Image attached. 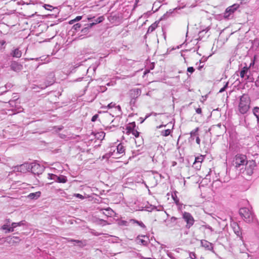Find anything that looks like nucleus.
I'll use <instances>...</instances> for the list:
<instances>
[{
	"label": "nucleus",
	"instance_id": "f257e3e1",
	"mask_svg": "<svg viewBox=\"0 0 259 259\" xmlns=\"http://www.w3.org/2000/svg\"><path fill=\"white\" fill-rule=\"evenodd\" d=\"M250 100L246 94H243L240 98V102L238 106V111L241 114H244L250 108Z\"/></svg>",
	"mask_w": 259,
	"mask_h": 259
},
{
	"label": "nucleus",
	"instance_id": "f03ea898",
	"mask_svg": "<svg viewBox=\"0 0 259 259\" xmlns=\"http://www.w3.org/2000/svg\"><path fill=\"white\" fill-rule=\"evenodd\" d=\"M247 161L246 155L238 154L234 157L232 164L236 168H239L241 170L243 168L244 166L246 165Z\"/></svg>",
	"mask_w": 259,
	"mask_h": 259
},
{
	"label": "nucleus",
	"instance_id": "7ed1b4c3",
	"mask_svg": "<svg viewBox=\"0 0 259 259\" xmlns=\"http://www.w3.org/2000/svg\"><path fill=\"white\" fill-rule=\"evenodd\" d=\"M239 214L247 223H250L253 221L254 215L249 208L246 207L241 208L239 210Z\"/></svg>",
	"mask_w": 259,
	"mask_h": 259
},
{
	"label": "nucleus",
	"instance_id": "20e7f679",
	"mask_svg": "<svg viewBox=\"0 0 259 259\" xmlns=\"http://www.w3.org/2000/svg\"><path fill=\"white\" fill-rule=\"evenodd\" d=\"M237 75H240L241 78V81L244 80H248L249 81H251V78L250 77L251 72L250 70V68L247 66H244L241 69L236 73Z\"/></svg>",
	"mask_w": 259,
	"mask_h": 259
},
{
	"label": "nucleus",
	"instance_id": "39448f33",
	"mask_svg": "<svg viewBox=\"0 0 259 259\" xmlns=\"http://www.w3.org/2000/svg\"><path fill=\"white\" fill-rule=\"evenodd\" d=\"M30 170L34 175H39L42 173L44 167L38 163H31L30 164Z\"/></svg>",
	"mask_w": 259,
	"mask_h": 259
},
{
	"label": "nucleus",
	"instance_id": "423d86ee",
	"mask_svg": "<svg viewBox=\"0 0 259 259\" xmlns=\"http://www.w3.org/2000/svg\"><path fill=\"white\" fill-rule=\"evenodd\" d=\"M245 166V169L243 173L248 176H251L253 174L254 167L255 166V163L253 160H249L247 161Z\"/></svg>",
	"mask_w": 259,
	"mask_h": 259
},
{
	"label": "nucleus",
	"instance_id": "0eeeda50",
	"mask_svg": "<svg viewBox=\"0 0 259 259\" xmlns=\"http://www.w3.org/2000/svg\"><path fill=\"white\" fill-rule=\"evenodd\" d=\"M183 218L187 223L186 227L187 228H190L193 225L194 220L190 213L184 212L183 214Z\"/></svg>",
	"mask_w": 259,
	"mask_h": 259
},
{
	"label": "nucleus",
	"instance_id": "6e6552de",
	"mask_svg": "<svg viewBox=\"0 0 259 259\" xmlns=\"http://www.w3.org/2000/svg\"><path fill=\"white\" fill-rule=\"evenodd\" d=\"M135 241L137 244L143 246H147L149 243L148 237L145 235H138L136 237Z\"/></svg>",
	"mask_w": 259,
	"mask_h": 259
},
{
	"label": "nucleus",
	"instance_id": "1a4fd4ad",
	"mask_svg": "<svg viewBox=\"0 0 259 259\" xmlns=\"http://www.w3.org/2000/svg\"><path fill=\"white\" fill-rule=\"evenodd\" d=\"M17 169L18 171L25 173L30 171V164L28 163H25L18 166Z\"/></svg>",
	"mask_w": 259,
	"mask_h": 259
},
{
	"label": "nucleus",
	"instance_id": "9d476101",
	"mask_svg": "<svg viewBox=\"0 0 259 259\" xmlns=\"http://www.w3.org/2000/svg\"><path fill=\"white\" fill-rule=\"evenodd\" d=\"M10 67L12 70L15 72H19L23 68V66L21 64L15 61L12 62Z\"/></svg>",
	"mask_w": 259,
	"mask_h": 259
},
{
	"label": "nucleus",
	"instance_id": "9b49d317",
	"mask_svg": "<svg viewBox=\"0 0 259 259\" xmlns=\"http://www.w3.org/2000/svg\"><path fill=\"white\" fill-rule=\"evenodd\" d=\"M19 241V238L17 236H9L6 237L5 239V242L11 245H14L15 243H17Z\"/></svg>",
	"mask_w": 259,
	"mask_h": 259
},
{
	"label": "nucleus",
	"instance_id": "f8f14e48",
	"mask_svg": "<svg viewBox=\"0 0 259 259\" xmlns=\"http://www.w3.org/2000/svg\"><path fill=\"white\" fill-rule=\"evenodd\" d=\"M101 212L108 217H112L114 215V211L110 207L101 209Z\"/></svg>",
	"mask_w": 259,
	"mask_h": 259
},
{
	"label": "nucleus",
	"instance_id": "ddd939ff",
	"mask_svg": "<svg viewBox=\"0 0 259 259\" xmlns=\"http://www.w3.org/2000/svg\"><path fill=\"white\" fill-rule=\"evenodd\" d=\"M12 225L10 226L9 224H8V223L3 225L2 226L1 229L3 230H5V233H8L10 232H12L14 230V228H12Z\"/></svg>",
	"mask_w": 259,
	"mask_h": 259
},
{
	"label": "nucleus",
	"instance_id": "4468645a",
	"mask_svg": "<svg viewBox=\"0 0 259 259\" xmlns=\"http://www.w3.org/2000/svg\"><path fill=\"white\" fill-rule=\"evenodd\" d=\"M41 195V192L40 191H37L34 193H31L28 195V198L30 199H38Z\"/></svg>",
	"mask_w": 259,
	"mask_h": 259
},
{
	"label": "nucleus",
	"instance_id": "2eb2a0df",
	"mask_svg": "<svg viewBox=\"0 0 259 259\" xmlns=\"http://www.w3.org/2000/svg\"><path fill=\"white\" fill-rule=\"evenodd\" d=\"M68 242H75L78 244V245L80 247H83L85 245V241H82L79 240H74L70 238L66 239Z\"/></svg>",
	"mask_w": 259,
	"mask_h": 259
},
{
	"label": "nucleus",
	"instance_id": "dca6fc26",
	"mask_svg": "<svg viewBox=\"0 0 259 259\" xmlns=\"http://www.w3.org/2000/svg\"><path fill=\"white\" fill-rule=\"evenodd\" d=\"M233 229L234 233L237 236H240L242 234L240 227L237 224H234Z\"/></svg>",
	"mask_w": 259,
	"mask_h": 259
},
{
	"label": "nucleus",
	"instance_id": "f3484780",
	"mask_svg": "<svg viewBox=\"0 0 259 259\" xmlns=\"http://www.w3.org/2000/svg\"><path fill=\"white\" fill-rule=\"evenodd\" d=\"M11 55L13 57L20 58L22 56V52L18 49H16L11 53Z\"/></svg>",
	"mask_w": 259,
	"mask_h": 259
},
{
	"label": "nucleus",
	"instance_id": "a211bd4d",
	"mask_svg": "<svg viewBox=\"0 0 259 259\" xmlns=\"http://www.w3.org/2000/svg\"><path fill=\"white\" fill-rule=\"evenodd\" d=\"M136 127V123L135 122H131L128 123L126 126V130L127 131V133H131L132 131L135 130Z\"/></svg>",
	"mask_w": 259,
	"mask_h": 259
},
{
	"label": "nucleus",
	"instance_id": "6ab92c4d",
	"mask_svg": "<svg viewBox=\"0 0 259 259\" xmlns=\"http://www.w3.org/2000/svg\"><path fill=\"white\" fill-rule=\"evenodd\" d=\"M158 22H155L151 24L148 28L147 30V33L152 32L158 26Z\"/></svg>",
	"mask_w": 259,
	"mask_h": 259
},
{
	"label": "nucleus",
	"instance_id": "aec40b11",
	"mask_svg": "<svg viewBox=\"0 0 259 259\" xmlns=\"http://www.w3.org/2000/svg\"><path fill=\"white\" fill-rule=\"evenodd\" d=\"M201 245L203 247L210 250L212 248L211 244L206 240H202Z\"/></svg>",
	"mask_w": 259,
	"mask_h": 259
},
{
	"label": "nucleus",
	"instance_id": "412c9836",
	"mask_svg": "<svg viewBox=\"0 0 259 259\" xmlns=\"http://www.w3.org/2000/svg\"><path fill=\"white\" fill-rule=\"evenodd\" d=\"M117 152L119 154H122L124 153L125 149L124 146L121 144H119L116 147Z\"/></svg>",
	"mask_w": 259,
	"mask_h": 259
},
{
	"label": "nucleus",
	"instance_id": "4be33fe9",
	"mask_svg": "<svg viewBox=\"0 0 259 259\" xmlns=\"http://www.w3.org/2000/svg\"><path fill=\"white\" fill-rule=\"evenodd\" d=\"M238 7V5L237 4H234L232 6L228 7L226 10H227L230 14H232Z\"/></svg>",
	"mask_w": 259,
	"mask_h": 259
},
{
	"label": "nucleus",
	"instance_id": "5701e85b",
	"mask_svg": "<svg viewBox=\"0 0 259 259\" xmlns=\"http://www.w3.org/2000/svg\"><path fill=\"white\" fill-rule=\"evenodd\" d=\"M253 113L256 118L257 123L259 124V107H254L253 110Z\"/></svg>",
	"mask_w": 259,
	"mask_h": 259
},
{
	"label": "nucleus",
	"instance_id": "b1692460",
	"mask_svg": "<svg viewBox=\"0 0 259 259\" xmlns=\"http://www.w3.org/2000/svg\"><path fill=\"white\" fill-rule=\"evenodd\" d=\"M67 181V178L65 176L61 175L58 177L57 182L65 183Z\"/></svg>",
	"mask_w": 259,
	"mask_h": 259
},
{
	"label": "nucleus",
	"instance_id": "393cba45",
	"mask_svg": "<svg viewBox=\"0 0 259 259\" xmlns=\"http://www.w3.org/2000/svg\"><path fill=\"white\" fill-rule=\"evenodd\" d=\"M104 20L103 16H100L97 19V22H93L89 24V26L92 27L93 25L102 22Z\"/></svg>",
	"mask_w": 259,
	"mask_h": 259
},
{
	"label": "nucleus",
	"instance_id": "a878e982",
	"mask_svg": "<svg viewBox=\"0 0 259 259\" xmlns=\"http://www.w3.org/2000/svg\"><path fill=\"white\" fill-rule=\"evenodd\" d=\"M199 131V127H196L195 130L192 131L190 132V138L193 139V137L198 136V132Z\"/></svg>",
	"mask_w": 259,
	"mask_h": 259
},
{
	"label": "nucleus",
	"instance_id": "bb28decb",
	"mask_svg": "<svg viewBox=\"0 0 259 259\" xmlns=\"http://www.w3.org/2000/svg\"><path fill=\"white\" fill-rule=\"evenodd\" d=\"M25 224L24 221H21L18 223H12V228H15L18 226H21L22 225H24Z\"/></svg>",
	"mask_w": 259,
	"mask_h": 259
},
{
	"label": "nucleus",
	"instance_id": "cd10ccee",
	"mask_svg": "<svg viewBox=\"0 0 259 259\" xmlns=\"http://www.w3.org/2000/svg\"><path fill=\"white\" fill-rule=\"evenodd\" d=\"M171 133V130L167 129L161 132V135L163 136L166 137L169 135Z\"/></svg>",
	"mask_w": 259,
	"mask_h": 259
},
{
	"label": "nucleus",
	"instance_id": "c85d7f7f",
	"mask_svg": "<svg viewBox=\"0 0 259 259\" xmlns=\"http://www.w3.org/2000/svg\"><path fill=\"white\" fill-rule=\"evenodd\" d=\"M58 177V176L54 175V174H48V178L51 180H53L55 181V182H57Z\"/></svg>",
	"mask_w": 259,
	"mask_h": 259
},
{
	"label": "nucleus",
	"instance_id": "c756f323",
	"mask_svg": "<svg viewBox=\"0 0 259 259\" xmlns=\"http://www.w3.org/2000/svg\"><path fill=\"white\" fill-rule=\"evenodd\" d=\"M203 161V157L201 156L197 157L195 158V161L194 162V164L195 165L197 163H201Z\"/></svg>",
	"mask_w": 259,
	"mask_h": 259
},
{
	"label": "nucleus",
	"instance_id": "7c9ffc66",
	"mask_svg": "<svg viewBox=\"0 0 259 259\" xmlns=\"http://www.w3.org/2000/svg\"><path fill=\"white\" fill-rule=\"evenodd\" d=\"M171 197L173 199V200H174L175 202L178 204V202L179 201V198H178L177 195L176 193H174V194H172V195H171Z\"/></svg>",
	"mask_w": 259,
	"mask_h": 259
},
{
	"label": "nucleus",
	"instance_id": "2f4dec72",
	"mask_svg": "<svg viewBox=\"0 0 259 259\" xmlns=\"http://www.w3.org/2000/svg\"><path fill=\"white\" fill-rule=\"evenodd\" d=\"M115 105H116V104L115 103H113V102H111L110 103V104H109L107 106H105L104 107V108H105V109H110V108H113V107H115Z\"/></svg>",
	"mask_w": 259,
	"mask_h": 259
},
{
	"label": "nucleus",
	"instance_id": "473e14b6",
	"mask_svg": "<svg viewBox=\"0 0 259 259\" xmlns=\"http://www.w3.org/2000/svg\"><path fill=\"white\" fill-rule=\"evenodd\" d=\"M133 221L135 223H137L138 225H139L141 227H142V228H145V225L142 222H140V221H137V220H134Z\"/></svg>",
	"mask_w": 259,
	"mask_h": 259
},
{
	"label": "nucleus",
	"instance_id": "72a5a7b5",
	"mask_svg": "<svg viewBox=\"0 0 259 259\" xmlns=\"http://www.w3.org/2000/svg\"><path fill=\"white\" fill-rule=\"evenodd\" d=\"M74 196H75L76 198H79L80 199H83L84 198V197L82 196V195L78 193H75L73 195Z\"/></svg>",
	"mask_w": 259,
	"mask_h": 259
},
{
	"label": "nucleus",
	"instance_id": "f704fd0d",
	"mask_svg": "<svg viewBox=\"0 0 259 259\" xmlns=\"http://www.w3.org/2000/svg\"><path fill=\"white\" fill-rule=\"evenodd\" d=\"M231 14H230V13L227 10H226L224 14V17L225 18H229Z\"/></svg>",
	"mask_w": 259,
	"mask_h": 259
},
{
	"label": "nucleus",
	"instance_id": "c9c22d12",
	"mask_svg": "<svg viewBox=\"0 0 259 259\" xmlns=\"http://www.w3.org/2000/svg\"><path fill=\"white\" fill-rule=\"evenodd\" d=\"M131 133H132V134L133 135H134L136 137H139V133L137 130H134L133 131H132Z\"/></svg>",
	"mask_w": 259,
	"mask_h": 259
},
{
	"label": "nucleus",
	"instance_id": "e433bc0d",
	"mask_svg": "<svg viewBox=\"0 0 259 259\" xmlns=\"http://www.w3.org/2000/svg\"><path fill=\"white\" fill-rule=\"evenodd\" d=\"M91 28V27H90L89 26V24H88V26H87V27H85L84 28H83V29H82L81 31H82L83 33H87V32L88 31L89 29V28Z\"/></svg>",
	"mask_w": 259,
	"mask_h": 259
},
{
	"label": "nucleus",
	"instance_id": "4c0bfd02",
	"mask_svg": "<svg viewBox=\"0 0 259 259\" xmlns=\"http://www.w3.org/2000/svg\"><path fill=\"white\" fill-rule=\"evenodd\" d=\"M81 27V25L79 23H77L73 26V28L75 30H77Z\"/></svg>",
	"mask_w": 259,
	"mask_h": 259
},
{
	"label": "nucleus",
	"instance_id": "58836bf2",
	"mask_svg": "<svg viewBox=\"0 0 259 259\" xmlns=\"http://www.w3.org/2000/svg\"><path fill=\"white\" fill-rule=\"evenodd\" d=\"M228 84V82L226 83V84L224 85V87L220 89L219 93H223V92H224L225 91V90L226 89V88H227Z\"/></svg>",
	"mask_w": 259,
	"mask_h": 259
},
{
	"label": "nucleus",
	"instance_id": "ea45409f",
	"mask_svg": "<svg viewBox=\"0 0 259 259\" xmlns=\"http://www.w3.org/2000/svg\"><path fill=\"white\" fill-rule=\"evenodd\" d=\"M195 71L194 68L193 67H189L187 68V71L189 72H190L191 73H192Z\"/></svg>",
	"mask_w": 259,
	"mask_h": 259
},
{
	"label": "nucleus",
	"instance_id": "a19ab883",
	"mask_svg": "<svg viewBox=\"0 0 259 259\" xmlns=\"http://www.w3.org/2000/svg\"><path fill=\"white\" fill-rule=\"evenodd\" d=\"M179 219L175 217H172L171 218H170V221L171 223H175L177 220H178Z\"/></svg>",
	"mask_w": 259,
	"mask_h": 259
},
{
	"label": "nucleus",
	"instance_id": "79ce46f5",
	"mask_svg": "<svg viewBox=\"0 0 259 259\" xmlns=\"http://www.w3.org/2000/svg\"><path fill=\"white\" fill-rule=\"evenodd\" d=\"M6 42L4 40H2L0 41V49L2 48V47L5 45Z\"/></svg>",
	"mask_w": 259,
	"mask_h": 259
},
{
	"label": "nucleus",
	"instance_id": "37998d69",
	"mask_svg": "<svg viewBox=\"0 0 259 259\" xmlns=\"http://www.w3.org/2000/svg\"><path fill=\"white\" fill-rule=\"evenodd\" d=\"M98 114H95V115H94L92 118V121L93 122H95L97 119L98 118Z\"/></svg>",
	"mask_w": 259,
	"mask_h": 259
},
{
	"label": "nucleus",
	"instance_id": "c03bdc74",
	"mask_svg": "<svg viewBox=\"0 0 259 259\" xmlns=\"http://www.w3.org/2000/svg\"><path fill=\"white\" fill-rule=\"evenodd\" d=\"M196 112L197 114H201L202 113V110L201 108H198L196 109Z\"/></svg>",
	"mask_w": 259,
	"mask_h": 259
},
{
	"label": "nucleus",
	"instance_id": "a18cd8bd",
	"mask_svg": "<svg viewBox=\"0 0 259 259\" xmlns=\"http://www.w3.org/2000/svg\"><path fill=\"white\" fill-rule=\"evenodd\" d=\"M196 143H197V144L198 145H200V138H199L198 136L196 137Z\"/></svg>",
	"mask_w": 259,
	"mask_h": 259
},
{
	"label": "nucleus",
	"instance_id": "49530a36",
	"mask_svg": "<svg viewBox=\"0 0 259 259\" xmlns=\"http://www.w3.org/2000/svg\"><path fill=\"white\" fill-rule=\"evenodd\" d=\"M52 7L50 5H46L45 6V8L47 10H51V8H52Z\"/></svg>",
	"mask_w": 259,
	"mask_h": 259
},
{
	"label": "nucleus",
	"instance_id": "de8ad7c7",
	"mask_svg": "<svg viewBox=\"0 0 259 259\" xmlns=\"http://www.w3.org/2000/svg\"><path fill=\"white\" fill-rule=\"evenodd\" d=\"M81 19V16H77L73 21H75V22L80 20Z\"/></svg>",
	"mask_w": 259,
	"mask_h": 259
},
{
	"label": "nucleus",
	"instance_id": "09e8293b",
	"mask_svg": "<svg viewBox=\"0 0 259 259\" xmlns=\"http://www.w3.org/2000/svg\"><path fill=\"white\" fill-rule=\"evenodd\" d=\"M190 257L192 258V259H195L196 258V256H195V255L194 253H191L190 254Z\"/></svg>",
	"mask_w": 259,
	"mask_h": 259
},
{
	"label": "nucleus",
	"instance_id": "8fccbe9b",
	"mask_svg": "<svg viewBox=\"0 0 259 259\" xmlns=\"http://www.w3.org/2000/svg\"><path fill=\"white\" fill-rule=\"evenodd\" d=\"M206 228L209 229V230H210V231H213V229L212 228V227H211L210 226H205Z\"/></svg>",
	"mask_w": 259,
	"mask_h": 259
},
{
	"label": "nucleus",
	"instance_id": "3c124183",
	"mask_svg": "<svg viewBox=\"0 0 259 259\" xmlns=\"http://www.w3.org/2000/svg\"><path fill=\"white\" fill-rule=\"evenodd\" d=\"M115 108H117L119 111H121V107L119 105H118L117 106H115Z\"/></svg>",
	"mask_w": 259,
	"mask_h": 259
},
{
	"label": "nucleus",
	"instance_id": "603ef678",
	"mask_svg": "<svg viewBox=\"0 0 259 259\" xmlns=\"http://www.w3.org/2000/svg\"><path fill=\"white\" fill-rule=\"evenodd\" d=\"M165 126H166V125L161 124V125H159V126H158L157 128H160L162 127Z\"/></svg>",
	"mask_w": 259,
	"mask_h": 259
},
{
	"label": "nucleus",
	"instance_id": "864d4df0",
	"mask_svg": "<svg viewBox=\"0 0 259 259\" xmlns=\"http://www.w3.org/2000/svg\"><path fill=\"white\" fill-rule=\"evenodd\" d=\"M75 21H73V20H71V21H70L69 22V23L71 24H73Z\"/></svg>",
	"mask_w": 259,
	"mask_h": 259
},
{
	"label": "nucleus",
	"instance_id": "5fc2aeb1",
	"mask_svg": "<svg viewBox=\"0 0 259 259\" xmlns=\"http://www.w3.org/2000/svg\"><path fill=\"white\" fill-rule=\"evenodd\" d=\"M102 222H103L105 223V225L107 224V223L106 221H104L103 220H101Z\"/></svg>",
	"mask_w": 259,
	"mask_h": 259
},
{
	"label": "nucleus",
	"instance_id": "6e6d98bb",
	"mask_svg": "<svg viewBox=\"0 0 259 259\" xmlns=\"http://www.w3.org/2000/svg\"><path fill=\"white\" fill-rule=\"evenodd\" d=\"M62 130V126L58 127V130L59 131H61Z\"/></svg>",
	"mask_w": 259,
	"mask_h": 259
},
{
	"label": "nucleus",
	"instance_id": "4d7b16f0",
	"mask_svg": "<svg viewBox=\"0 0 259 259\" xmlns=\"http://www.w3.org/2000/svg\"><path fill=\"white\" fill-rule=\"evenodd\" d=\"M10 104H12L14 103L13 101H10Z\"/></svg>",
	"mask_w": 259,
	"mask_h": 259
},
{
	"label": "nucleus",
	"instance_id": "13d9d810",
	"mask_svg": "<svg viewBox=\"0 0 259 259\" xmlns=\"http://www.w3.org/2000/svg\"><path fill=\"white\" fill-rule=\"evenodd\" d=\"M144 259H152L151 258H150V257H148V258H146L145 257Z\"/></svg>",
	"mask_w": 259,
	"mask_h": 259
},
{
	"label": "nucleus",
	"instance_id": "bf43d9fd",
	"mask_svg": "<svg viewBox=\"0 0 259 259\" xmlns=\"http://www.w3.org/2000/svg\"><path fill=\"white\" fill-rule=\"evenodd\" d=\"M257 124H258V125L259 126V124L258 123H257Z\"/></svg>",
	"mask_w": 259,
	"mask_h": 259
}]
</instances>
